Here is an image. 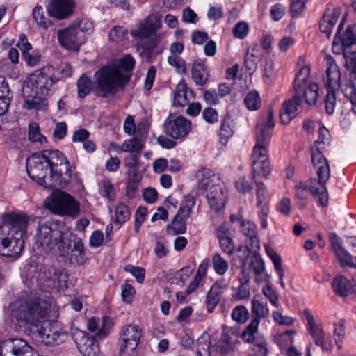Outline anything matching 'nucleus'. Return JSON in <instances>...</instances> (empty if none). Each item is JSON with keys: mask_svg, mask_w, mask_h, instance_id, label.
Listing matches in <instances>:
<instances>
[{"mask_svg": "<svg viewBox=\"0 0 356 356\" xmlns=\"http://www.w3.org/2000/svg\"><path fill=\"white\" fill-rule=\"evenodd\" d=\"M26 170L29 177L46 188H63L72 178L71 166L57 149H46L27 157Z\"/></svg>", "mask_w": 356, "mask_h": 356, "instance_id": "1", "label": "nucleus"}, {"mask_svg": "<svg viewBox=\"0 0 356 356\" xmlns=\"http://www.w3.org/2000/svg\"><path fill=\"white\" fill-rule=\"evenodd\" d=\"M312 163L317 179L312 178L309 184L300 181L295 186V197L299 201L298 204L301 208L305 207L309 192L321 206L326 207L328 203L325 184L330 177V168L327 159L316 147L312 149Z\"/></svg>", "mask_w": 356, "mask_h": 356, "instance_id": "2", "label": "nucleus"}, {"mask_svg": "<svg viewBox=\"0 0 356 356\" xmlns=\"http://www.w3.org/2000/svg\"><path fill=\"white\" fill-rule=\"evenodd\" d=\"M310 75L309 65L302 66L297 73L293 81L294 95L289 101L283 103L280 111V118L282 124H288L294 118L298 113V107L302 102V97L308 105L316 104L318 97V86L316 83H308Z\"/></svg>", "mask_w": 356, "mask_h": 356, "instance_id": "3", "label": "nucleus"}, {"mask_svg": "<svg viewBox=\"0 0 356 356\" xmlns=\"http://www.w3.org/2000/svg\"><path fill=\"white\" fill-rule=\"evenodd\" d=\"M29 222L25 213H6L0 226V255L17 259L24 248L23 234Z\"/></svg>", "mask_w": 356, "mask_h": 356, "instance_id": "4", "label": "nucleus"}, {"mask_svg": "<svg viewBox=\"0 0 356 356\" xmlns=\"http://www.w3.org/2000/svg\"><path fill=\"white\" fill-rule=\"evenodd\" d=\"M50 303L38 297H28L16 300L12 310L19 324L31 330L47 321Z\"/></svg>", "mask_w": 356, "mask_h": 356, "instance_id": "5", "label": "nucleus"}, {"mask_svg": "<svg viewBox=\"0 0 356 356\" xmlns=\"http://www.w3.org/2000/svg\"><path fill=\"white\" fill-rule=\"evenodd\" d=\"M38 250L64 257L69 252L70 241L56 225L46 222L38 225L35 234Z\"/></svg>", "mask_w": 356, "mask_h": 356, "instance_id": "6", "label": "nucleus"}, {"mask_svg": "<svg viewBox=\"0 0 356 356\" xmlns=\"http://www.w3.org/2000/svg\"><path fill=\"white\" fill-rule=\"evenodd\" d=\"M129 77L122 73L119 68L106 66L95 74V87L97 95L106 98L115 95L129 81Z\"/></svg>", "mask_w": 356, "mask_h": 356, "instance_id": "7", "label": "nucleus"}, {"mask_svg": "<svg viewBox=\"0 0 356 356\" xmlns=\"http://www.w3.org/2000/svg\"><path fill=\"white\" fill-rule=\"evenodd\" d=\"M58 188H53L52 194L44 202L45 208L55 214L72 218L78 216L80 212L79 203L70 195Z\"/></svg>", "mask_w": 356, "mask_h": 356, "instance_id": "8", "label": "nucleus"}, {"mask_svg": "<svg viewBox=\"0 0 356 356\" xmlns=\"http://www.w3.org/2000/svg\"><path fill=\"white\" fill-rule=\"evenodd\" d=\"M28 335L34 341L47 346H57L65 341L67 334L53 327L47 321L41 325L28 330Z\"/></svg>", "mask_w": 356, "mask_h": 356, "instance_id": "9", "label": "nucleus"}, {"mask_svg": "<svg viewBox=\"0 0 356 356\" xmlns=\"http://www.w3.org/2000/svg\"><path fill=\"white\" fill-rule=\"evenodd\" d=\"M345 18L340 22L332 42V51L336 54H343L345 58L351 53H356V24L349 26L343 35L341 31L343 26Z\"/></svg>", "mask_w": 356, "mask_h": 356, "instance_id": "10", "label": "nucleus"}, {"mask_svg": "<svg viewBox=\"0 0 356 356\" xmlns=\"http://www.w3.org/2000/svg\"><path fill=\"white\" fill-rule=\"evenodd\" d=\"M58 79L54 77V68L47 65L35 70L29 77V83L36 94L46 97Z\"/></svg>", "mask_w": 356, "mask_h": 356, "instance_id": "11", "label": "nucleus"}, {"mask_svg": "<svg viewBox=\"0 0 356 356\" xmlns=\"http://www.w3.org/2000/svg\"><path fill=\"white\" fill-rule=\"evenodd\" d=\"M303 315L307 320V330L315 345L319 346L324 352H331L333 343L330 337L326 335L322 322L316 319L308 309L303 311Z\"/></svg>", "mask_w": 356, "mask_h": 356, "instance_id": "12", "label": "nucleus"}, {"mask_svg": "<svg viewBox=\"0 0 356 356\" xmlns=\"http://www.w3.org/2000/svg\"><path fill=\"white\" fill-rule=\"evenodd\" d=\"M251 302L252 313L255 317L250 321L242 334L244 341H249L252 340L253 334L257 333L260 319L266 318L270 312L267 306V302L260 299V296H254Z\"/></svg>", "mask_w": 356, "mask_h": 356, "instance_id": "13", "label": "nucleus"}, {"mask_svg": "<svg viewBox=\"0 0 356 356\" xmlns=\"http://www.w3.org/2000/svg\"><path fill=\"white\" fill-rule=\"evenodd\" d=\"M141 337L142 331L137 325L128 324L123 326L118 339L120 354L134 352L138 347Z\"/></svg>", "mask_w": 356, "mask_h": 356, "instance_id": "14", "label": "nucleus"}, {"mask_svg": "<svg viewBox=\"0 0 356 356\" xmlns=\"http://www.w3.org/2000/svg\"><path fill=\"white\" fill-rule=\"evenodd\" d=\"M268 147L255 144L253 148L251 156L253 179L256 176L266 177L270 173L271 168L268 155Z\"/></svg>", "mask_w": 356, "mask_h": 356, "instance_id": "15", "label": "nucleus"}, {"mask_svg": "<svg viewBox=\"0 0 356 356\" xmlns=\"http://www.w3.org/2000/svg\"><path fill=\"white\" fill-rule=\"evenodd\" d=\"M164 132L172 139L183 140L191 131V122L182 116L168 117L164 122Z\"/></svg>", "mask_w": 356, "mask_h": 356, "instance_id": "16", "label": "nucleus"}, {"mask_svg": "<svg viewBox=\"0 0 356 356\" xmlns=\"http://www.w3.org/2000/svg\"><path fill=\"white\" fill-rule=\"evenodd\" d=\"M194 200L192 197L186 198L181 202L178 212L171 223L167 225V229H172L176 234L185 233L186 230V220L190 216Z\"/></svg>", "mask_w": 356, "mask_h": 356, "instance_id": "17", "label": "nucleus"}, {"mask_svg": "<svg viewBox=\"0 0 356 356\" xmlns=\"http://www.w3.org/2000/svg\"><path fill=\"white\" fill-rule=\"evenodd\" d=\"M275 125L273 113L268 109L266 118H261L255 129L256 144L269 146Z\"/></svg>", "mask_w": 356, "mask_h": 356, "instance_id": "18", "label": "nucleus"}, {"mask_svg": "<svg viewBox=\"0 0 356 356\" xmlns=\"http://www.w3.org/2000/svg\"><path fill=\"white\" fill-rule=\"evenodd\" d=\"M57 37L60 44L66 49L79 51V47L84 42V37L74 26L59 29Z\"/></svg>", "mask_w": 356, "mask_h": 356, "instance_id": "19", "label": "nucleus"}, {"mask_svg": "<svg viewBox=\"0 0 356 356\" xmlns=\"http://www.w3.org/2000/svg\"><path fill=\"white\" fill-rule=\"evenodd\" d=\"M241 343L238 336L232 332H224L221 339L215 345L212 346L209 356H225L230 352L238 349Z\"/></svg>", "mask_w": 356, "mask_h": 356, "instance_id": "20", "label": "nucleus"}, {"mask_svg": "<svg viewBox=\"0 0 356 356\" xmlns=\"http://www.w3.org/2000/svg\"><path fill=\"white\" fill-rule=\"evenodd\" d=\"M29 350V345L21 338H9L0 341V356H23Z\"/></svg>", "mask_w": 356, "mask_h": 356, "instance_id": "21", "label": "nucleus"}, {"mask_svg": "<svg viewBox=\"0 0 356 356\" xmlns=\"http://www.w3.org/2000/svg\"><path fill=\"white\" fill-rule=\"evenodd\" d=\"M206 198L210 209L220 216L227 199L224 187L221 184H213L208 189Z\"/></svg>", "mask_w": 356, "mask_h": 356, "instance_id": "22", "label": "nucleus"}, {"mask_svg": "<svg viewBox=\"0 0 356 356\" xmlns=\"http://www.w3.org/2000/svg\"><path fill=\"white\" fill-rule=\"evenodd\" d=\"M74 342L83 356H97L99 346L95 337L79 331L74 334Z\"/></svg>", "mask_w": 356, "mask_h": 356, "instance_id": "23", "label": "nucleus"}, {"mask_svg": "<svg viewBox=\"0 0 356 356\" xmlns=\"http://www.w3.org/2000/svg\"><path fill=\"white\" fill-rule=\"evenodd\" d=\"M330 243L342 267H356L355 257L342 247V239L335 233L330 234Z\"/></svg>", "mask_w": 356, "mask_h": 356, "instance_id": "24", "label": "nucleus"}, {"mask_svg": "<svg viewBox=\"0 0 356 356\" xmlns=\"http://www.w3.org/2000/svg\"><path fill=\"white\" fill-rule=\"evenodd\" d=\"M74 6L72 0H51L47 6V10L49 15L63 19L73 13Z\"/></svg>", "mask_w": 356, "mask_h": 356, "instance_id": "25", "label": "nucleus"}, {"mask_svg": "<svg viewBox=\"0 0 356 356\" xmlns=\"http://www.w3.org/2000/svg\"><path fill=\"white\" fill-rule=\"evenodd\" d=\"M159 26V20L156 15L148 16L141 22L137 29L131 30L130 33L134 38H147L153 35Z\"/></svg>", "mask_w": 356, "mask_h": 356, "instance_id": "26", "label": "nucleus"}, {"mask_svg": "<svg viewBox=\"0 0 356 356\" xmlns=\"http://www.w3.org/2000/svg\"><path fill=\"white\" fill-rule=\"evenodd\" d=\"M341 14L339 8L332 7L327 8L320 22L319 28L322 33H325L327 37H330L332 34V28L337 22Z\"/></svg>", "mask_w": 356, "mask_h": 356, "instance_id": "27", "label": "nucleus"}, {"mask_svg": "<svg viewBox=\"0 0 356 356\" xmlns=\"http://www.w3.org/2000/svg\"><path fill=\"white\" fill-rule=\"evenodd\" d=\"M332 289L334 293L346 297L356 293V285L342 275H338L332 280Z\"/></svg>", "mask_w": 356, "mask_h": 356, "instance_id": "28", "label": "nucleus"}, {"mask_svg": "<svg viewBox=\"0 0 356 356\" xmlns=\"http://www.w3.org/2000/svg\"><path fill=\"white\" fill-rule=\"evenodd\" d=\"M328 67L326 70L327 81L325 86L327 90H334L339 86L341 74L338 65L331 56L327 57Z\"/></svg>", "mask_w": 356, "mask_h": 356, "instance_id": "29", "label": "nucleus"}, {"mask_svg": "<svg viewBox=\"0 0 356 356\" xmlns=\"http://www.w3.org/2000/svg\"><path fill=\"white\" fill-rule=\"evenodd\" d=\"M241 232L248 237L250 244L247 245L246 249L256 251L260 247L259 240L257 234V226L254 223L242 220L241 222Z\"/></svg>", "mask_w": 356, "mask_h": 356, "instance_id": "30", "label": "nucleus"}, {"mask_svg": "<svg viewBox=\"0 0 356 356\" xmlns=\"http://www.w3.org/2000/svg\"><path fill=\"white\" fill-rule=\"evenodd\" d=\"M198 185L200 188L207 190L213 184H220L219 177L211 169L203 168L196 174Z\"/></svg>", "mask_w": 356, "mask_h": 356, "instance_id": "31", "label": "nucleus"}, {"mask_svg": "<svg viewBox=\"0 0 356 356\" xmlns=\"http://www.w3.org/2000/svg\"><path fill=\"white\" fill-rule=\"evenodd\" d=\"M191 76L196 85H204L209 76L207 66L203 62L195 60L192 65Z\"/></svg>", "mask_w": 356, "mask_h": 356, "instance_id": "32", "label": "nucleus"}, {"mask_svg": "<svg viewBox=\"0 0 356 356\" xmlns=\"http://www.w3.org/2000/svg\"><path fill=\"white\" fill-rule=\"evenodd\" d=\"M217 235L222 250L227 254L231 255L234 252V245L225 224L219 226Z\"/></svg>", "mask_w": 356, "mask_h": 356, "instance_id": "33", "label": "nucleus"}, {"mask_svg": "<svg viewBox=\"0 0 356 356\" xmlns=\"http://www.w3.org/2000/svg\"><path fill=\"white\" fill-rule=\"evenodd\" d=\"M223 293V289L218 284H213L208 291L206 297L207 309L209 313L213 312L220 302Z\"/></svg>", "mask_w": 356, "mask_h": 356, "instance_id": "34", "label": "nucleus"}, {"mask_svg": "<svg viewBox=\"0 0 356 356\" xmlns=\"http://www.w3.org/2000/svg\"><path fill=\"white\" fill-rule=\"evenodd\" d=\"M262 55L260 47L257 44H254L248 49L245 57L244 65L246 70L250 74L256 70L257 67L258 58L259 56H262Z\"/></svg>", "mask_w": 356, "mask_h": 356, "instance_id": "35", "label": "nucleus"}, {"mask_svg": "<svg viewBox=\"0 0 356 356\" xmlns=\"http://www.w3.org/2000/svg\"><path fill=\"white\" fill-rule=\"evenodd\" d=\"M70 261L73 264L82 265L86 261L84 245L81 238L74 241L73 248L70 254Z\"/></svg>", "mask_w": 356, "mask_h": 356, "instance_id": "36", "label": "nucleus"}, {"mask_svg": "<svg viewBox=\"0 0 356 356\" xmlns=\"http://www.w3.org/2000/svg\"><path fill=\"white\" fill-rule=\"evenodd\" d=\"M49 281L52 282V286L63 287L67 282V274L62 269L49 268L44 271Z\"/></svg>", "mask_w": 356, "mask_h": 356, "instance_id": "37", "label": "nucleus"}, {"mask_svg": "<svg viewBox=\"0 0 356 356\" xmlns=\"http://www.w3.org/2000/svg\"><path fill=\"white\" fill-rule=\"evenodd\" d=\"M253 334V339L251 341H245L248 343H252V353L250 356H268V344L264 337H256Z\"/></svg>", "mask_w": 356, "mask_h": 356, "instance_id": "38", "label": "nucleus"}, {"mask_svg": "<svg viewBox=\"0 0 356 356\" xmlns=\"http://www.w3.org/2000/svg\"><path fill=\"white\" fill-rule=\"evenodd\" d=\"M189 102L188 87L184 81H180L176 86L174 92V104L184 106Z\"/></svg>", "mask_w": 356, "mask_h": 356, "instance_id": "39", "label": "nucleus"}, {"mask_svg": "<svg viewBox=\"0 0 356 356\" xmlns=\"http://www.w3.org/2000/svg\"><path fill=\"white\" fill-rule=\"evenodd\" d=\"M356 79L354 75L350 74V79L341 87L344 95L349 99L353 106V111L356 113V83L353 82Z\"/></svg>", "mask_w": 356, "mask_h": 356, "instance_id": "40", "label": "nucleus"}, {"mask_svg": "<svg viewBox=\"0 0 356 356\" xmlns=\"http://www.w3.org/2000/svg\"><path fill=\"white\" fill-rule=\"evenodd\" d=\"M144 148V143L137 138L126 140L120 147V150L124 152L140 154Z\"/></svg>", "mask_w": 356, "mask_h": 356, "instance_id": "41", "label": "nucleus"}, {"mask_svg": "<svg viewBox=\"0 0 356 356\" xmlns=\"http://www.w3.org/2000/svg\"><path fill=\"white\" fill-rule=\"evenodd\" d=\"M32 15L38 27L47 30L51 26V22L46 17L44 9L41 6H37L33 8Z\"/></svg>", "mask_w": 356, "mask_h": 356, "instance_id": "42", "label": "nucleus"}, {"mask_svg": "<svg viewBox=\"0 0 356 356\" xmlns=\"http://www.w3.org/2000/svg\"><path fill=\"white\" fill-rule=\"evenodd\" d=\"M264 59L261 66L263 67V74L266 82H271L275 76V71L273 68V60L269 56L268 51L263 54Z\"/></svg>", "mask_w": 356, "mask_h": 356, "instance_id": "43", "label": "nucleus"}, {"mask_svg": "<svg viewBox=\"0 0 356 356\" xmlns=\"http://www.w3.org/2000/svg\"><path fill=\"white\" fill-rule=\"evenodd\" d=\"M78 97L83 99L89 95L92 88V84L90 79L85 74H83L77 81Z\"/></svg>", "mask_w": 356, "mask_h": 356, "instance_id": "44", "label": "nucleus"}, {"mask_svg": "<svg viewBox=\"0 0 356 356\" xmlns=\"http://www.w3.org/2000/svg\"><path fill=\"white\" fill-rule=\"evenodd\" d=\"M47 106V102L44 96H34L31 98L26 99L23 104V107L28 110H44Z\"/></svg>", "mask_w": 356, "mask_h": 356, "instance_id": "45", "label": "nucleus"}, {"mask_svg": "<svg viewBox=\"0 0 356 356\" xmlns=\"http://www.w3.org/2000/svg\"><path fill=\"white\" fill-rule=\"evenodd\" d=\"M233 119L230 113H226L223 121L221 124L220 136L221 140H227L230 138L233 134Z\"/></svg>", "mask_w": 356, "mask_h": 356, "instance_id": "46", "label": "nucleus"}, {"mask_svg": "<svg viewBox=\"0 0 356 356\" xmlns=\"http://www.w3.org/2000/svg\"><path fill=\"white\" fill-rule=\"evenodd\" d=\"M130 217V211L128 207L122 203L117 204L115 209V213L112 216L115 223L122 224Z\"/></svg>", "mask_w": 356, "mask_h": 356, "instance_id": "47", "label": "nucleus"}, {"mask_svg": "<svg viewBox=\"0 0 356 356\" xmlns=\"http://www.w3.org/2000/svg\"><path fill=\"white\" fill-rule=\"evenodd\" d=\"M345 324L346 321L344 319H340L334 323L333 334L334 337V341L336 345L339 349L342 347V341L346 336Z\"/></svg>", "mask_w": 356, "mask_h": 356, "instance_id": "48", "label": "nucleus"}, {"mask_svg": "<svg viewBox=\"0 0 356 356\" xmlns=\"http://www.w3.org/2000/svg\"><path fill=\"white\" fill-rule=\"evenodd\" d=\"M99 192L100 195L110 201L115 199V191L111 181L104 179L99 183Z\"/></svg>", "mask_w": 356, "mask_h": 356, "instance_id": "49", "label": "nucleus"}, {"mask_svg": "<svg viewBox=\"0 0 356 356\" xmlns=\"http://www.w3.org/2000/svg\"><path fill=\"white\" fill-rule=\"evenodd\" d=\"M212 264L215 272L220 275H224L229 268L228 262L218 253L213 256Z\"/></svg>", "mask_w": 356, "mask_h": 356, "instance_id": "50", "label": "nucleus"}, {"mask_svg": "<svg viewBox=\"0 0 356 356\" xmlns=\"http://www.w3.org/2000/svg\"><path fill=\"white\" fill-rule=\"evenodd\" d=\"M244 103L250 111H256L260 108L261 98L257 91H250L246 95Z\"/></svg>", "mask_w": 356, "mask_h": 356, "instance_id": "51", "label": "nucleus"}, {"mask_svg": "<svg viewBox=\"0 0 356 356\" xmlns=\"http://www.w3.org/2000/svg\"><path fill=\"white\" fill-rule=\"evenodd\" d=\"M168 64L175 67L177 73L184 74L186 72V63L179 55H171L168 58Z\"/></svg>", "mask_w": 356, "mask_h": 356, "instance_id": "52", "label": "nucleus"}, {"mask_svg": "<svg viewBox=\"0 0 356 356\" xmlns=\"http://www.w3.org/2000/svg\"><path fill=\"white\" fill-rule=\"evenodd\" d=\"M266 251L275 266V269L278 277H281L282 275V270H284V269L282 266V259L280 256L269 246L266 247Z\"/></svg>", "mask_w": 356, "mask_h": 356, "instance_id": "53", "label": "nucleus"}, {"mask_svg": "<svg viewBox=\"0 0 356 356\" xmlns=\"http://www.w3.org/2000/svg\"><path fill=\"white\" fill-rule=\"evenodd\" d=\"M249 316V312L245 306L239 305L234 308L232 312V318L238 323L246 322Z\"/></svg>", "mask_w": 356, "mask_h": 356, "instance_id": "54", "label": "nucleus"}, {"mask_svg": "<svg viewBox=\"0 0 356 356\" xmlns=\"http://www.w3.org/2000/svg\"><path fill=\"white\" fill-rule=\"evenodd\" d=\"M29 139L33 143L38 142L40 144L47 142L46 138L40 133L39 126L36 123L29 125Z\"/></svg>", "mask_w": 356, "mask_h": 356, "instance_id": "55", "label": "nucleus"}, {"mask_svg": "<svg viewBox=\"0 0 356 356\" xmlns=\"http://www.w3.org/2000/svg\"><path fill=\"white\" fill-rule=\"evenodd\" d=\"M134 65H135L134 58L130 54H127V55L124 56L120 60L118 65H111V66L119 68L120 72L122 73H124L122 71H124L125 72H130L131 70H132Z\"/></svg>", "mask_w": 356, "mask_h": 356, "instance_id": "56", "label": "nucleus"}, {"mask_svg": "<svg viewBox=\"0 0 356 356\" xmlns=\"http://www.w3.org/2000/svg\"><path fill=\"white\" fill-rule=\"evenodd\" d=\"M211 339L209 334L204 333L202 334L196 341V350L207 353L211 350Z\"/></svg>", "mask_w": 356, "mask_h": 356, "instance_id": "57", "label": "nucleus"}, {"mask_svg": "<svg viewBox=\"0 0 356 356\" xmlns=\"http://www.w3.org/2000/svg\"><path fill=\"white\" fill-rule=\"evenodd\" d=\"M128 34L127 29L122 26H115L109 33V39L115 42L123 41Z\"/></svg>", "mask_w": 356, "mask_h": 356, "instance_id": "58", "label": "nucleus"}, {"mask_svg": "<svg viewBox=\"0 0 356 356\" xmlns=\"http://www.w3.org/2000/svg\"><path fill=\"white\" fill-rule=\"evenodd\" d=\"M336 105V94L334 90H327L325 99V108L327 113L331 115L334 113Z\"/></svg>", "mask_w": 356, "mask_h": 356, "instance_id": "59", "label": "nucleus"}, {"mask_svg": "<svg viewBox=\"0 0 356 356\" xmlns=\"http://www.w3.org/2000/svg\"><path fill=\"white\" fill-rule=\"evenodd\" d=\"M262 293L273 306L279 307L278 295L271 286L268 284L265 285L262 289Z\"/></svg>", "mask_w": 356, "mask_h": 356, "instance_id": "60", "label": "nucleus"}, {"mask_svg": "<svg viewBox=\"0 0 356 356\" xmlns=\"http://www.w3.org/2000/svg\"><path fill=\"white\" fill-rule=\"evenodd\" d=\"M249 26L245 22H239L233 29V35L235 38L243 39L248 33Z\"/></svg>", "mask_w": 356, "mask_h": 356, "instance_id": "61", "label": "nucleus"}, {"mask_svg": "<svg viewBox=\"0 0 356 356\" xmlns=\"http://www.w3.org/2000/svg\"><path fill=\"white\" fill-rule=\"evenodd\" d=\"M135 293L134 288L129 284H124L121 286V296L122 300L129 303L132 301Z\"/></svg>", "mask_w": 356, "mask_h": 356, "instance_id": "62", "label": "nucleus"}, {"mask_svg": "<svg viewBox=\"0 0 356 356\" xmlns=\"http://www.w3.org/2000/svg\"><path fill=\"white\" fill-rule=\"evenodd\" d=\"M258 216L261 220V227L266 229L268 227L267 218L268 216V207L265 203L258 204Z\"/></svg>", "mask_w": 356, "mask_h": 356, "instance_id": "63", "label": "nucleus"}, {"mask_svg": "<svg viewBox=\"0 0 356 356\" xmlns=\"http://www.w3.org/2000/svg\"><path fill=\"white\" fill-rule=\"evenodd\" d=\"M76 26V29L79 31V32L82 34L83 36V33H90L93 30L92 23L88 19H81L80 20L76 25H74Z\"/></svg>", "mask_w": 356, "mask_h": 356, "instance_id": "64", "label": "nucleus"}]
</instances>
